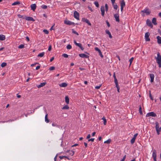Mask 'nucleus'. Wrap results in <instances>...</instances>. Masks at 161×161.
I'll return each mask as SVG.
<instances>
[{
  "instance_id": "nucleus-1",
  "label": "nucleus",
  "mask_w": 161,
  "mask_h": 161,
  "mask_svg": "<svg viewBox=\"0 0 161 161\" xmlns=\"http://www.w3.org/2000/svg\"><path fill=\"white\" fill-rule=\"evenodd\" d=\"M141 12L142 13V15L143 16L145 15L144 13H145L147 15L150 14L151 13L149 9L148 8H146L141 11Z\"/></svg>"
},
{
  "instance_id": "nucleus-2",
  "label": "nucleus",
  "mask_w": 161,
  "mask_h": 161,
  "mask_svg": "<svg viewBox=\"0 0 161 161\" xmlns=\"http://www.w3.org/2000/svg\"><path fill=\"white\" fill-rule=\"evenodd\" d=\"M152 156L153 157L154 161H157L156 159L157 152L155 149L153 150Z\"/></svg>"
},
{
  "instance_id": "nucleus-3",
  "label": "nucleus",
  "mask_w": 161,
  "mask_h": 161,
  "mask_svg": "<svg viewBox=\"0 0 161 161\" xmlns=\"http://www.w3.org/2000/svg\"><path fill=\"white\" fill-rule=\"evenodd\" d=\"M120 3L121 6V12H122L123 10V8L125 5V3L124 0H123L120 1Z\"/></svg>"
},
{
  "instance_id": "nucleus-4",
  "label": "nucleus",
  "mask_w": 161,
  "mask_h": 161,
  "mask_svg": "<svg viewBox=\"0 0 161 161\" xmlns=\"http://www.w3.org/2000/svg\"><path fill=\"white\" fill-rule=\"evenodd\" d=\"M157 62H161V56L159 53H157V57L156 58Z\"/></svg>"
},
{
  "instance_id": "nucleus-5",
  "label": "nucleus",
  "mask_w": 161,
  "mask_h": 161,
  "mask_svg": "<svg viewBox=\"0 0 161 161\" xmlns=\"http://www.w3.org/2000/svg\"><path fill=\"white\" fill-rule=\"evenodd\" d=\"M74 16L77 19L79 20V14L76 11H75L74 13Z\"/></svg>"
},
{
  "instance_id": "nucleus-6",
  "label": "nucleus",
  "mask_w": 161,
  "mask_h": 161,
  "mask_svg": "<svg viewBox=\"0 0 161 161\" xmlns=\"http://www.w3.org/2000/svg\"><path fill=\"white\" fill-rule=\"evenodd\" d=\"M74 43L77 46L79 47L82 50H84V48L82 46V45L80 43H77L75 40L74 41Z\"/></svg>"
},
{
  "instance_id": "nucleus-7",
  "label": "nucleus",
  "mask_w": 161,
  "mask_h": 161,
  "mask_svg": "<svg viewBox=\"0 0 161 161\" xmlns=\"http://www.w3.org/2000/svg\"><path fill=\"white\" fill-rule=\"evenodd\" d=\"M156 114L153 112H151L147 113L146 115V117L152 116L156 117Z\"/></svg>"
},
{
  "instance_id": "nucleus-8",
  "label": "nucleus",
  "mask_w": 161,
  "mask_h": 161,
  "mask_svg": "<svg viewBox=\"0 0 161 161\" xmlns=\"http://www.w3.org/2000/svg\"><path fill=\"white\" fill-rule=\"evenodd\" d=\"M150 35V34L149 32H147L145 34V38L146 41H150V39L149 37Z\"/></svg>"
},
{
  "instance_id": "nucleus-9",
  "label": "nucleus",
  "mask_w": 161,
  "mask_h": 161,
  "mask_svg": "<svg viewBox=\"0 0 161 161\" xmlns=\"http://www.w3.org/2000/svg\"><path fill=\"white\" fill-rule=\"evenodd\" d=\"M137 135H138L137 133L136 134L134 135L133 138L131 139V141H130L131 143L132 144H133V143H134L135 140H136V139L137 136Z\"/></svg>"
},
{
  "instance_id": "nucleus-10",
  "label": "nucleus",
  "mask_w": 161,
  "mask_h": 161,
  "mask_svg": "<svg viewBox=\"0 0 161 161\" xmlns=\"http://www.w3.org/2000/svg\"><path fill=\"white\" fill-rule=\"evenodd\" d=\"M82 21L83 22H85L86 23H87L89 25H91V23L88 19L85 18H83L82 19Z\"/></svg>"
},
{
  "instance_id": "nucleus-11",
  "label": "nucleus",
  "mask_w": 161,
  "mask_h": 161,
  "mask_svg": "<svg viewBox=\"0 0 161 161\" xmlns=\"http://www.w3.org/2000/svg\"><path fill=\"white\" fill-rule=\"evenodd\" d=\"M95 49L96 51H97L98 52L100 56H101V57L103 58V56L102 55V53L101 50L97 47H95Z\"/></svg>"
},
{
  "instance_id": "nucleus-12",
  "label": "nucleus",
  "mask_w": 161,
  "mask_h": 161,
  "mask_svg": "<svg viewBox=\"0 0 161 161\" xmlns=\"http://www.w3.org/2000/svg\"><path fill=\"white\" fill-rule=\"evenodd\" d=\"M101 14L102 16H103L105 13V8L104 6H102L101 8Z\"/></svg>"
},
{
  "instance_id": "nucleus-13",
  "label": "nucleus",
  "mask_w": 161,
  "mask_h": 161,
  "mask_svg": "<svg viewBox=\"0 0 161 161\" xmlns=\"http://www.w3.org/2000/svg\"><path fill=\"white\" fill-rule=\"evenodd\" d=\"M25 19L27 21H35V20L32 17H26L25 18Z\"/></svg>"
},
{
  "instance_id": "nucleus-14",
  "label": "nucleus",
  "mask_w": 161,
  "mask_h": 161,
  "mask_svg": "<svg viewBox=\"0 0 161 161\" xmlns=\"http://www.w3.org/2000/svg\"><path fill=\"white\" fill-rule=\"evenodd\" d=\"M146 23H147V25H148L150 26L151 28H152L153 27V25L151 23V22L149 19H147V21H146Z\"/></svg>"
},
{
  "instance_id": "nucleus-15",
  "label": "nucleus",
  "mask_w": 161,
  "mask_h": 161,
  "mask_svg": "<svg viewBox=\"0 0 161 161\" xmlns=\"http://www.w3.org/2000/svg\"><path fill=\"white\" fill-rule=\"evenodd\" d=\"M114 17L115 19V20L117 22H119V15L118 14H114Z\"/></svg>"
},
{
  "instance_id": "nucleus-16",
  "label": "nucleus",
  "mask_w": 161,
  "mask_h": 161,
  "mask_svg": "<svg viewBox=\"0 0 161 161\" xmlns=\"http://www.w3.org/2000/svg\"><path fill=\"white\" fill-rule=\"evenodd\" d=\"M79 55L80 57L82 58H88L89 57V56L88 55H86L84 53L79 54Z\"/></svg>"
},
{
  "instance_id": "nucleus-17",
  "label": "nucleus",
  "mask_w": 161,
  "mask_h": 161,
  "mask_svg": "<svg viewBox=\"0 0 161 161\" xmlns=\"http://www.w3.org/2000/svg\"><path fill=\"white\" fill-rule=\"evenodd\" d=\"M64 22L65 24L68 25H71L73 23V22H71L70 21L66 19L65 20Z\"/></svg>"
},
{
  "instance_id": "nucleus-18",
  "label": "nucleus",
  "mask_w": 161,
  "mask_h": 161,
  "mask_svg": "<svg viewBox=\"0 0 161 161\" xmlns=\"http://www.w3.org/2000/svg\"><path fill=\"white\" fill-rule=\"evenodd\" d=\"M31 9L34 11L36 7V5L35 4H32L31 5Z\"/></svg>"
},
{
  "instance_id": "nucleus-19",
  "label": "nucleus",
  "mask_w": 161,
  "mask_h": 161,
  "mask_svg": "<svg viewBox=\"0 0 161 161\" xmlns=\"http://www.w3.org/2000/svg\"><path fill=\"white\" fill-rule=\"evenodd\" d=\"M114 79V82L115 83L116 87L117 88V91H119L120 89L119 87L118 86V81L117 80L116 78Z\"/></svg>"
},
{
  "instance_id": "nucleus-20",
  "label": "nucleus",
  "mask_w": 161,
  "mask_h": 161,
  "mask_svg": "<svg viewBox=\"0 0 161 161\" xmlns=\"http://www.w3.org/2000/svg\"><path fill=\"white\" fill-rule=\"evenodd\" d=\"M105 32L107 34H108L109 35V36L110 38H112V36L111 35L110 32L109 30H106Z\"/></svg>"
},
{
  "instance_id": "nucleus-21",
  "label": "nucleus",
  "mask_w": 161,
  "mask_h": 161,
  "mask_svg": "<svg viewBox=\"0 0 161 161\" xmlns=\"http://www.w3.org/2000/svg\"><path fill=\"white\" fill-rule=\"evenodd\" d=\"M150 77L151 78V82H153V81L154 79V75L153 74H150Z\"/></svg>"
},
{
  "instance_id": "nucleus-22",
  "label": "nucleus",
  "mask_w": 161,
  "mask_h": 161,
  "mask_svg": "<svg viewBox=\"0 0 161 161\" xmlns=\"http://www.w3.org/2000/svg\"><path fill=\"white\" fill-rule=\"evenodd\" d=\"M157 42L159 44H161V37L158 36L157 37Z\"/></svg>"
},
{
  "instance_id": "nucleus-23",
  "label": "nucleus",
  "mask_w": 161,
  "mask_h": 161,
  "mask_svg": "<svg viewBox=\"0 0 161 161\" xmlns=\"http://www.w3.org/2000/svg\"><path fill=\"white\" fill-rule=\"evenodd\" d=\"M45 121L47 123H48L49 122V120L48 118V114L46 113L45 116Z\"/></svg>"
},
{
  "instance_id": "nucleus-24",
  "label": "nucleus",
  "mask_w": 161,
  "mask_h": 161,
  "mask_svg": "<svg viewBox=\"0 0 161 161\" xmlns=\"http://www.w3.org/2000/svg\"><path fill=\"white\" fill-rule=\"evenodd\" d=\"M46 82H43V83H41L40 84L38 85L37 86V87L38 88L41 87H43V86H44L46 85Z\"/></svg>"
},
{
  "instance_id": "nucleus-25",
  "label": "nucleus",
  "mask_w": 161,
  "mask_h": 161,
  "mask_svg": "<svg viewBox=\"0 0 161 161\" xmlns=\"http://www.w3.org/2000/svg\"><path fill=\"white\" fill-rule=\"evenodd\" d=\"M5 39V36L4 35H0V40L3 41Z\"/></svg>"
},
{
  "instance_id": "nucleus-26",
  "label": "nucleus",
  "mask_w": 161,
  "mask_h": 161,
  "mask_svg": "<svg viewBox=\"0 0 161 161\" xmlns=\"http://www.w3.org/2000/svg\"><path fill=\"white\" fill-rule=\"evenodd\" d=\"M152 22L154 25H157L156 19L155 18H154L153 19Z\"/></svg>"
},
{
  "instance_id": "nucleus-27",
  "label": "nucleus",
  "mask_w": 161,
  "mask_h": 161,
  "mask_svg": "<svg viewBox=\"0 0 161 161\" xmlns=\"http://www.w3.org/2000/svg\"><path fill=\"white\" fill-rule=\"evenodd\" d=\"M67 84L65 83H63L59 84V86L61 87H65L67 86Z\"/></svg>"
},
{
  "instance_id": "nucleus-28",
  "label": "nucleus",
  "mask_w": 161,
  "mask_h": 161,
  "mask_svg": "<svg viewBox=\"0 0 161 161\" xmlns=\"http://www.w3.org/2000/svg\"><path fill=\"white\" fill-rule=\"evenodd\" d=\"M44 54L45 53L44 52H43L39 54L37 56L38 57H42L43 56Z\"/></svg>"
},
{
  "instance_id": "nucleus-29",
  "label": "nucleus",
  "mask_w": 161,
  "mask_h": 161,
  "mask_svg": "<svg viewBox=\"0 0 161 161\" xmlns=\"http://www.w3.org/2000/svg\"><path fill=\"white\" fill-rule=\"evenodd\" d=\"M65 101L67 104H68L69 103V99L68 96H66L65 97Z\"/></svg>"
},
{
  "instance_id": "nucleus-30",
  "label": "nucleus",
  "mask_w": 161,
  "mask_h": 161,
  "mask_svg": "<svg viewBox=\"0 0 161 161\" xmlns=\"http://www.w3.org/2000/svg\"><path fill=\"white\" fill-rule=\"evenodd\" d=\"M102 119L103 121V123L104 125H105L107 123V120L104 117H103Z\"/></svg>"
},
{
  "instance_id": "nucleus-31",
  "label": "nucleus",
  "mask_w": 161,
  "mask_h": 161,
  "mask_svg": "<svg viewBox=\"0 0 161 161\" xmlns=\"http://www.w3.org/2000/svg\"><path fill=\"white\" fill-rule=\"evenodd\" d=\"M111 142V140L110 139H108L106 141H105L104 142V143H106V144H109Z\"/></svg>"
},
{
  "instance_id": "nucleus-32",
  "label": "nucleus",
  "mask_w": 161,
  "mask_h": 161,
  "mask_svg": "<svg viewBox=\"0 0 161 161\" xmlns=\"http://www.w3.org/2000/svg\"><path fill=\"white\" fill-rule=\"evenodd\" d=\"M156 130H160V128H159V125L158 122H156Z\"/></svg>"
},
{
  "instance_id": "nucleus-33",
  "label": "nucleus",
  "mask_w": 161,
  "mask_h": 161,
  "mask_svg": "<svg viewBox=\"0 0 161 161\" xmlns=\"http://www.w3.org/2000/svg\"><path fill=\"white\" fill-rule=\"evenodd\" d=\"M20 3V2L19 1H17L14 2L12 4V5L13 6L16 5L17 4H19Z\"/></svg>"
},
{
  "instance_id": "nucleus-34",
  "label": "nucleus",
  "mask_w": 161,
  "mask_h": 161,
  "mask_svg": "<svg viewBox=\"0 0 161 161\" xmlns=\"http://www.w3.org/2000/svg\"><path fill=\"white\" fill-rule=\"evenodd\" d=\"M114 3H115L112 4L113 7L114 9H117L118 8V6L116 4H115Z\"/></svg>"
},
{
  "instance_id": "nucleus-35",
  "label": "nucleus",
  "mask_w": 161,
  "mask_h": 161,
  "mask_svg": "<svg viewBox=\"0 0 161 161\" xmlns=\"http://www.w3.org/2000/svg\"><path fill=\"white\" fill-rule=\"evenodd\" d=\"M133 59H134V58L132 57L129 60V61L130 62V65H131L132 62H133Z\"/></svg>"
},
{
  "instance_id": "nucleus-36",
  "label": "nucleus",
  "mask_w": 161,
  "mask_h": 161,
  "mask_svg": "<svg viewBox=\"0 0 161 161\" xmlns=\"http://www.w3.org/2000/svg\"><path fill=\"white\" fill-rule=\"evenodd\" d=\"M7 65V64L6 63L3 62L1 64V66L2 67H4L6 66Z\"/></svg>"
},
{
  "instance_id": "nucleus-37",
  "label": "nucleus",
  "mask_w": 161,
  "mask_h": 161,
  "mask_svg": "<svg viewBox=\"0 0 161 161\" xmlns=\"http://www.w3.org/2000/svg\"><path fill=\"white\" fill-rule=\"evenodd\" d=\"M69 107L66 105H65V106H64L62 108L63 109H69Z\"/></svg>"
},
{
  "instance_id": "nucleus-38",
  "label": "nucleus",
  "mask_w": 161,
  "mask_h": 161,
  "mask_svg": "<svg viewBox=\"0 0 161 161\" xmlns=\"http://www.w3.org/2000/svg\"><path fill=\"white\" fill-rule=\"evenodd\" d=\"M139 112L141 114H142V108L141 106H140L139 107Z\"/></svg>"
},
{
  "instance_id": "nucleus-39",
  "label": "nucleus",
  "mask_w": 161,
  "mask_h": 161,
  "mask_svg": "<svg viewBox=\"0 0 161 161\" xmlns=\"http://www.w3.org/2000/svg\"><path fill=\"white\" fill-rule=\"evenodd\" d=\"M72 48V47L71 45L69 44L67 46V48L68 49H70Z\"/></svg>"
},
{
  "instance_id": "nucleus-40",
  "label": "nucleus",
  "mask_w": 161,
  "mask_h": 161,
  "mask_svg": "<svg viewBox=\"0 0 161 161\" xmlns=\"http://www.w3.org/2000/svg\"><path fill=\"white\" fill-rule=\"evenodd\" d=\"M94 4L97 7H98L99 6V3L97 2H94Z\"/></svg>"
},
{
  "instance_id": "nucleus-41",
  "label": "nucleus",
  "mask_w": 161,
  "mask_h": 161,
  "mask_svg": "<svg viewBox=\"0 0 161 161\" xmlns=\"http://www.w3.org/2000/svg\"><path fill=\"white\" fill-rule=\"evenodd\" d=\"M24 45L23 44L20 45L18 46V48H24Z\"/></svg>"
},
{
  "instance_id": "nucleus-42",
  "label": "nucleus",
  "mask_w": 161,
  "mask_h": 161,
  "mask_svg": "<svg viewBox=\"0 0 161 161\" xmlns=\"http://www.w3.org/2000/svg\"><path fill=\"white\" fill-rule=\"evenodd\" d=\"M105 7L106 11H108V6L107 4H105Z\"/></svg>"
},
{
  "instance_id": "nucleus-43",
  "label": "nucleus",
  "mask_w": 161,
  "mask_h": 161,
  "mask_svg": "<svg viewBox=\"0 0 161 161\" xmlns=\"http://www.w3.org/2000/svg\"><path fill=\"white\" fill-rule=\"evenodd\" d=\"M18 17L19 18H22V19H25V18H24V17H23V16L22 15H21L20 14H18L17 15Z\"/></svg>"
},
{
  "instance_id": "nucleus-44",
  "label": "nucleus",
  "mask_w": 161,
  "mask_h": 161,
  "mask_svg": "<svg viewBox=\"0 0 161 161\" xmlns=\"http://www.w3.org/2000/svg\"><path fill=\"white\" fill-rule=\"evenodd\" d=\"M62 56H63L64 58H68V55L65 53H64L62 55Z\"/></svg>"
},
{
  "instance_id": "nucleus-45",
  "label": "nucleus",
  "mask_w": 161,
  "mask_h": 161,
  "mask_svg": "<svg viewBox=\"0 0 161 161\" xmlns=\"http://www.w3.org/2000/svg\"><path fill=\"white\" fill-rule=\"evenodd\" d=\"M43 31L46 34H48L49 33V32L47 30H44Z\"/></svg>"
},
{
  "instance_id": "nucleus-46",
  "label": "nucleus",
  "mask_w": 161,
  "mask_h": 161,
  "mask_svg": "<svg viewBox=\"0 0 161 161\" xmlns=\"http://www.w3.org/2000/svg\"><path fill=\"white\" fill-rule=\"evenodd\" d=\"M55 69V68L54 67L52 66V67H50L49 68V69L50 70H54Z\"/></svg>"
},
{
  "instance_id": "nucleus-47",
  "label": "nucleus",
  "mask_w": 161,
  "mask_h": 161,
  "mask_svg": "<svg viewBox=\"0 0 161 161\" xmlns=\"http://www.w3.org/2000/svg\"><path fill=\"white\" fill-rule=\"evenodd\" d=\"M94 138H92L90 139H89L88 140V142H89L90 141H92V142H94Z\"/></svg>"
},
{
  "instance_id": "nucleus-48",
  "label": "nucleus",
  "mask_w": 161,
  "mask_h": 161,
  "mask_svg": "<svg viewBox=\"0 0 161 161\" xmlns=\"http://www.w3.org/2000/svg\"><path fill=\"white\" fill-rule=\"evenodd\" d=\"M42 8L44 9H46L47 8V6L46 5H42Z\"/></svg>"
},
{
  "instance_id": "nucleus-49",
  "label": "nucleus",
  "mask_w": 161,
  "mask_h": 161,
  "mask_svg": "<svg viewBox=\"0 0 161 161\" xmlns=\"http://www.w3.org/2000/svg\"><path fill=\"white\" fill-rule=\"evenodd\" d=\"M72 32L76 34L77 35H79L78 33L76 32L74 30H72Z\"/></svg>"
},
{
  "instance_id": "nucleus-50",
  "label": "nucleus",
  "mask_w": 161,
  "mask_h": 161,
  "mask_svg": "<svg viewBox=\"0 0 161 161\" xmlns=\"http://www.w3.org/2000/svg\"><path fill=\"white\" fill-rule=\"evenodd\" d=\"M149 96H150V97L151 98V99L152 100H153V97L152 96V95H151V93L150 92L149 93Z\"/></svg>"
},
{
  "instance_id": "nucleus-51",
  "label": "nucleus",
  "mask_w": 161,
  "mask_h": 161,
  "mask_svg": "<svg viewBox=\"0 0 161 161\" xmlns=\"http://www.w3.org/2000/svg\"><path fill=\"white\" fill-rule=\"evenodd\" d=\"M126 156L125 155L123 158L122 159V160L120 161H124L125 160V159L126 158Z\"/></svg>"
},
{
  "instance_id": "nucleus-52",
  "label": "nucleus",
  "mask_w": 161,
  "mask_h": 161,
  "mask_svg": "<svg viewBox=\"0 0 161 161\" xmlns=\"http://www.w3.org/2000/svg\"><path fill=\"white\" fill-rule=\"evenodd\" d=\"M106 23L107 24L108 26V27H109L110 26V25L108 20L106 21Z\"/></svg>"
},
{
  "instance_id": "nucleus-53",
  "label": "nucleus",
  "mask_w": 161,
  "mask_h": 161,
  "mask_svg": "<svg viewBox=\"0 0 161 161\" xmlns=\"http://www.w3.org/2000/svg\"><path fill=\"white\" fill-rule=\"evenodd\" d=\"M101 85L99 86H97L95 87V88L97 89H99L101 87Z\"/></svg>"
},
{
  "instance_id": "nucleus-54",
  "label": "nucleus",
  "mask_w": 161,
  "mask_h": 161,
  "mask_svg": "<svg viewBox=\"0 0 161 161\" xmlns=\"http://www.w3.org/2000/svg\"><path fill=\"white\" fill-rule=\"evenodd\" d=\"M64 158H67L68 159H69L68 158H67L66 157V156H62H62H60V157H59V158H60V159H63V158H64Z\"/></svg>"
},
{
  "instance_id": "nucleus-55",
  "label": "nucleus",
  "mask_w": 161,
  "mask_h": 161,
  "mask_svg": "<svg viewBox=\"0 0 161 161\" xmlns=\"http://www.w3.org/2000/svg\"><path fill=\"white\" fill-rule=\"evenodd\" d=\"M74 154V151H71L70 153V154L71 155H73Z\"/></svg>"
},
{
  "instance_id": "nucleus-56",
  "label": "nucleus",
  "mask_w": 161,
  "mask_h": 161,
  "mask_svg": "<svg viewBox=\"0 0 161 161\" xmlns=\"http://www.w3.org/2000/svg\"><path fill=\"white\" fill-rule=\"evenodd\" d=\"M52 49V46L51 45H50L48 48V50L49 51H50Z\"/></svg>"
},
{
  "instance_id": "nucleus-57",
  "label": "nucleus",
  "mask_w": 161,
  "mask_h": 161,
  "mask_svg": "<svg viewBox=\"0 0 161 161\" xmlns=\"http://www.w3.org/2000/svg\"><path fill=\"white\" fill-rule=\"evenodd\" d=\"M38 64V63H35V64H31V67H33V66H35V65L36 64Z\"/></svg>"
},
{
  "instance_id": "nucleus-58",
  "label": "nucleus",
  "mask_w": 161,
  "mask_h": 161,
  "mask_svg": "<svg viewBox=\"0 0 161 161\" xmlns=\"http://www.w3.org/2000/svg\"><path fill=\"white\" fill-rule=\"evenodd\" d=\"M156 130V131H157V133L158 134V135H159V132H160V130Z\"/></svg>"
},
{
  "instance_id": "nucleus-59",
  "label": "nucleus",
  "mask_w": 161,
  "mask_h": 161,
  "mask_svg": "<svg viewBox=\"0 0 161 161\" xmlns=\"http://www.w3.org/2000/svg\"><path fill=\"white\" fill-rule=\"evenodd\" d=\"M157 63L159 65V67L160 68H161V62H159Z\"/></svg>"
},
{
  "instance_id": "nucleus-60",
  "label": "nucleus",
  "mask_w": 161,
  "mask_h": 161,
  "mask_svg": "<svg viewBox=\"0 0 161 161\" xmlns=\"http://www.w3.org/2000/svg\"><path fill=\"white\" fill-rule=\"evenodd\" d=\"M90 137H91V135L90 134H89L87 135V136L86 137V138L88 139H89Z\"/></svg>"
},
{
  "instance_id": "nucleus-61",
  "label": "nucleus",
  "mask_w": 161,
  "mask_h": 161,
  "mask_svg": "<svg viewBox=\"0 0 161 161\" xmlns=\"http://www.w3.org/2000/svg\"><path fill=\"white\" fill-rule=\"evenodd\" d=\"M40 68V66H38L36 67V69L38 70Z\"/></svg>"
},
{
  "instance_id": "nucleus-62",
  "label": "nucleus",
  "mask_w": 161,
  "mask_h": 161,
  "mask_svg": "<svg viewBox=\"0 0 161 161\" xmlns=\"http://www.w3.org/2000/svg\"><path fill=\"white\" fill-rule=\"evenodd\" d=\"M54 59V57H52L50 59V61L51 62H52Z\"/></svg>"
},
{
  "instance_id": "nucleus-63",
  "label": "nucleus",
  "mask_w": 161,
  "mask_h": 161,
  "mask_svg": "<svg viewBox=\"0 0 161 161\" xmlns=\"http://www.w3.org/2000/svg\"><path fill=\"white\" fill-rule=\"evenodd\" d=\"M78 145V144H75L72 146V147H75Z\"/></svg>"
},
{
  "instance_id": "nucleus-64",
  "label": "nucleus",
  "mask_w": 161,
  "mask_h": 161,
  "mask_svg": "<svg viewBox=\"0 0 161 161\" xmlns=\"http://www.w3.org/2000/svg\"><path fill=\"white\" fill-rule=\"evenodd\" d=\"M95 134H96V132H93L92 134V136H94L95 135Z\"/></svg>"
}]
</instances>
